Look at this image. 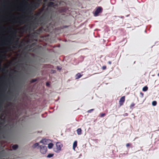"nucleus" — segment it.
Returning <instances> with one entry per match:
<instances>
[{
    "instance_id": "1",
    "label": "nucleus",
    "mask_w": 159,
    "mask_h": 159,
    "mask_svg": "<svg viewBox=\"0 0 159 159\" xmlns=\"http://www.w3.org/2000/svg\"><path fill=\"white\" fill-rule=\"evenodd\" d=\"M63 145L61 143L57 142L56 143L55 146L53 148V151L56 153H59L61 150Z\"/></svg>"
},
{
    "instance_id": "2",
    "label": "nucleus",
    "mask_w": 159,
    "mask_h": 159,
    "mask_svg": "<svg viewBox=\"0 0 159 159\" xmlns=\"http://www.w3.org/2000/svg\"><path fill=\"white\" fill-rule=\"evenodd\" d=\"M40 152L43 154L46 153L47 151V148L45 146L40 145L39 146Z\"/></svg>"
},
{
    "instance_id": "3",
    "label": "nucleus",
    "mask_w": 159,
    "mask_h": 159,
    "mask_svg": "<svg viewBox=\"0 0 159 159\" xmlns=\"http://www.w3.org/2000/svg\"><path fill=\"white\" fill-rule=\"evenodd\" d=\"M50 142V140L44 139L40 140L39 143L44 145H47Z\"/></svg>"
},
{
    "instance_id": "4",
    "label": "nucleus",
    "mask_w": 159,
    "mask_h": 159,
    "mask_svg": "<svg viewBox=\"0 0 159 159\" xmlns=\"http://www.w3.org/2000/svg\"><path fill=\"white\" fill-rule=\"evenodd\" d=\"M102 10V8L101 7H99L96 10L94 13V16H98V14Z\"/></svg>"
},
{
    "instance_id": "5",
    "label": "nucleus",
    "mask_w": 159,
    "mask_h": 159,
    "mask_svg": "<svg viewBox=\"0 0 159 159\" xmlns=\"http://www.w3.org/2000/svg\"><path fill=\"white\" fill-rule=\"evenodd\" d=\"M125 100V96L122 97L119 101V103L120 105H122L124 102Z\"/></svg>"
},
{
    "instance_id": "6",
    "label": "nucleus",
    "mask_w": 159,
    "mask_h": 159,
    "mask_svg": "<svg viewBox=\"0 0 159 159\" xmlns=\"http://www.w3.org/2000/svg\"><path fill=\"white\" fill-rule=\"evenodd\" d=\"M48 145V147L49 149L52 148L53 146V144L52 143H50V142H49Z\"/></svg>"
},
{
    "instance_id": "7",
    "label": "nucleus",
    "mask_w": 159,
    "mask_h": 159,
    "mask_svg": "<svg viewBox=\"0 0 159 159\" xmlns=\"http://www.w3.org/2000/svg\"><path fill=\"white\" fill-rule=\"evenodd\" d=\"M77 146V142L76 141H75L73 143V148L74 150H75V148H76V147Z\"/></svg>"
},
{
    "instance_id": "8",
    "label": "nucleus",
    "mask_w": 159,
    "mask_h": 159,
    "mask_svg": "<svg viewBox=\"0 0 159 159\" xmlns=\"http://www.w3.org/2000/svg\"><path fill=\"white\" fill-rule=\"evenodd\" d=\"M77 133L78 135H80L81 134V129L80 128L78 129L77 130Z\"/></svg>"
},
{
    "instance_id": "9",
    "label": "nucleus",
    "mask_w": 159,
    "mask_h": 159,
    "mask_svg": "<svg viewBox=\"0 0 159 159\" xmlns=\"http://www.w3.org/2000/svg\"><path fill=\"white\" fill-rule=\"evenodd\" d=\"M81 76V75L80 73H78V74H77L76 75V79H79Z\"/></svg>"
},
{
    "instance_id": "10",
    "label": "nucleus",
    "mask_w": 159,
    "mask_h": 159,
    "mask_svg": "<svg viewBox=\"0 0 159 159\" xmlns=\"http://www.w3.org/2000/svg\"><path fill=\"white\" fill-rule=\"evenodd\" d=\"M148 89V87L147 86H145L143 88L142 90L143 91L145 92Z\"/></svg>"
},
{
    "instance_id": "11",
    "label": "nucleus",
    "mask_w": 159,
    "mask_h": 159,
    "mask_svg": "<svg viewBox=\"0 0 159 159\" xmlns=\"http://www.w3.org/2000/svg\"><path fill=\"white\" fill-rule=\"evenodd\" d=\"M39 146V143H36L33 144V147L34 148H36Z\"/></svg>"
},
{
    "instance_id": "12",
    "label": "nucleus",
    "mask_w": 159,
    "mask_h": 159,
    "mask_svg": "<svg viewBox=\"0 0 159 159\" xmlns=\"http://www.w3.org/2000/svg\"><path fill=\"white\" fill-rule=\"evenodd\" d=\"M53 155H54V154H53L49 153L48 154V155L47 156V157L48 158H50L52 157L53 156Z\"/></svg>"
},
{
    "instance_id": "13",
    "label": "nucleus",
    "mask_w": 159,
    "mask_h": 159,
    "mask_svg": "<svg viewBox=\"0 0 159 159\" xmlns=\"http://www.w3.org/2000/svg\"><path fill=\"white\" fill-rule=\"evenodd\" d=\"M157 103V102L155 101H154L152 102V105L153 106H156Z\"/></svg>"
},
{
    "instance_id": "14",
    "label": "nucleus",
    "mask_w": 159,
    "mask_h": 159,
    "mask_svg": "<svg viewBox=\"0 0 159 159\" xmlns=\"http://www.w3.org/2000/svg\"><path fill=\"white\" fill-rule=\"evenodd\" d=\"M18 147V146L17 145H13L12 146V148L13 149H14V150H15Z\"/></svg>"
},
{
    "instance_id": "15",
    "label": "nucleus",
    "mask_w": 159,
    "mask_h": 159,
    "mask_svg": "<svg viewBox=\"0 0 159 159\" xmlns=\"http://www.w3.org/2000/svg\"><path fill=\"white\" fill-rule=\"evenodd\" d=\"M93 110V109H91V110H88L87 112H88L90 113Z\"/></svg>"
},
{
    "instance_id": "16",
    "label": "nucleus",
    "mask_w": 159,
    "mask_h": 159,
    "mask_svg": "<svg viewBox=\"0 0 159 159\" xmlns=\"http://www.w3.org/2000/svg\"><path fill=\"white\" fill-rule=\"evenodd\" d=\"M134 106V103H132L130 105V107H133Z\"/></svg>"
},
{
    "instance_id": "17",
    "label": "nucleus",
    "mask_w": 159,
    "mask_h": 159,
    "mask_svg": "<svg viewBox=\"0 0 159 159\" xmlns=\"http://www.w3.org/2000/svg\"><path fill=\"white\" fill-rule=\"evenodd\" d=\"M105 115V114L104 113H103V114H102L101 115V117H103V116H104Z\"/></svg>"
},
{
    "instance_id": "18",
    "label": "nucleus",
    "mask_w": 159,
    "mask_h": 159,
    "mask_svg": "<svg viewBox=\"0 0 159 159\" xmlns=\"http://www.w3.org/2000/svg\"><path fill=\"white\" fill-rule=\"evenodd\" d=\"M46 86H49V83H46Z\"/></svg>"
},
{
    "instance_id": "19",
    "label": "nucleus",
    "mask_w": 159,
    "mask_h": 159,
    "mask_svg": "<svg viewBox=\"0 0 159 159\" xmlns=\"http://www.w3.org/2000/svg\"><path fill=\"white\" fill-rule=\"evenodd\" d=\"M129 143H127L126 144V146L127 147H129Z\"/></svg>"
},
{
    "instance_id": "20",
    "label": "nucleus",
    "mask_w": 159,
    "mask_h": 159,
    "mask_svg": "<svg viewBox=\"0 0 159 159\" xmlns=\"http://www.w3.org/2000/svg\"><path fill=\"white\" fill-rule=\"evenodd\" d=\"M106 67L105 66L102 67V69H106Z\"/></svg>"
},
{
    "instance_id": "21",
    "label": "nucleus",
    "mask_w": 159,
    "mask_h": 159,
    "mask_svg": "<svg viewBox=\"0 0 159 159\" xmlns=\"http://www.w3.org/2000/svg\"><path fill=\"white\" fill-rule=\"evenodd\" d=\"M108 63H109V64H111V62H110V61H109V62H108Z\"/></svg>"
},
{
    "instance_id": "22",
    "label": "nucleus",
    "mask_w": 159,
    "mask_h": 159,
    "mask_svg": "<svg viewBox=\"0 0 159 159\" xmlns=\"http://www.w3.org/2000/svg\"><path fill=\"white\" fill-rule=\"evenodd\" d=\"M158 75V76H159V73L158 74V75Z\"/></svg>"
}]
</instances>
